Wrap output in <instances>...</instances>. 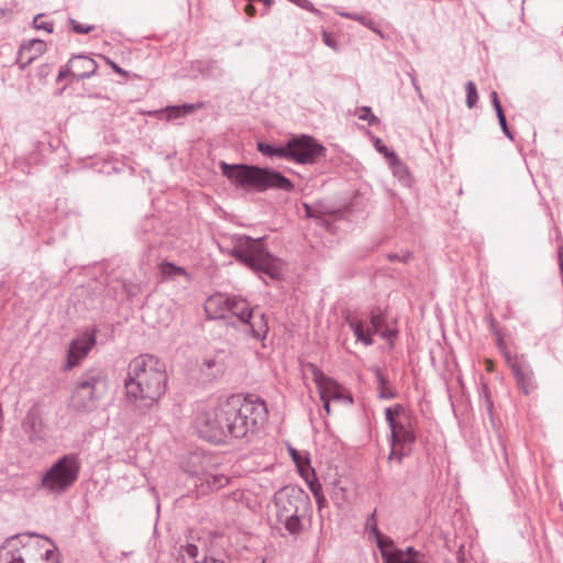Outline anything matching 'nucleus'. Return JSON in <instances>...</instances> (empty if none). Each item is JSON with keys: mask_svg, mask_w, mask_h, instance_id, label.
<instances>
[{"mask_svg": "<svg viewBox=\"0 0 563 563\" xmlns=\"http://www.w3.org/2000/svg\"><path fill=\"white\" fill-rule=\"evenodd\" d=\"M267 417V406L261 397L235 394L198 412L195 428L201 439L212 444H229L234 440H250Z\"/></svg>", "mask_w": 563, "mask_h": 563, "instance_id": "1", "label": "nucleus"}, {"mask_svg": "<svg viewBox=\"0 0 563 563\" xmlns=\"http://www.w3.org/2000/svg\"><path fill=\"white\" fill-rule=\"evenodd\" d=\"M166 366L157 356L140 354L130 361L124 379L125 396L141 413L153 408L167 390Z\"/></svg>", "mask_w": 563, "mask_h": 563, "instance_id": "2", "label": "nucleus"}, {"mask_svg": "<svg viewBox=\"0 0 563 563\" xmlns=\"http://www.w3.org/2000/svg\"><path fill=\"white\" fill-rule=\"evenodd\" d=\"M222 175L238 189L245 191L265 192L267 190H280L291 192L294 183L280 172L253 164L219 163Z\"/></svg>", "mask_w": 563, "mask_h": 563, "instance_id": "3", "label": "nucleus"}, {"mask_svg": "<svg viewBox=\"0 0 563 563\" xmlns=\"http://www.w3.org/2000/svg\"><path fill=\"white\" fill-rule=\"evenodd\" d=\"M229 255L254 273L266 275L274 280L283 278L284 261L269 252L265 238L254 239L246 234H234Z\"/></svg>", "mask_w": 563, "mask_h": 563, "instance_id": "4", "label": "nucleus"}, {"mask_svg": "<svg viewBox=\"0 0 563 563\" xmlns=\"http://www.w3.org/2000/svg\"><path fill=\"white\" fill-rule=\"evenodd\" d=\"M36 533H18L0 545V563H58L55 550L43 549L33 541Z\"/></svg>", "mask_w": 563, "mask_h": 563, "instance_id": "5", "label": "nucleus"}, {"mask_svg": "<svg viewBox=\"0 0 563 563\" xmlns=\"http://www.w3.org/2000/svg\"><path fill=\"white\" fill-rule=\"evenodd\" d=\"M80 470L81 463L78 454H64L42 474L36 490L55 497L64 495L78 481Z\"/></svg>", "mask_w": 563, "mask_h": 563, "instance_id": "6", "label": "nucleus"}, {"mask_svg": "<svg viewBox=\"0 0 563 563\" xmlns=\"http://www.w3.org/2000/svg\"><path fill=\"white\" fill-rule=\"evenodd\" d=\"M107 387L108 377L104 371L99 368L86 371L80 375L73 390L71 407L80 412L95 410L98 401L106 394Z\"/></svg>", "mask_w": 563, "mask_h": 563, "instance_id": "7", "label": "nucleus"}, {"mask_svg": "<svg viewBox=\"0 0 563 563\" xmlns=\"http://www.w3.org/2000/svg\"><path fill=\"white\" fill-rule=\"evenodd\" d=\"M276 518L291 514H308L311 509L309 495L300 487L287 485L279 488L273 497Z\"/></svg>", "mask_w": 563, "mask_h": 563, "instance_id": "8", "label": "nucleus"}, {"mask_svg": "<svg viewBox=\"0 0 563 563\" xmlns=\"http://www.w3.org/2000/svg\"><path fill=\"white\" fill-rule=\"evenodd\" d=\"M97 70L98 64L92 57L86 54L73 55L58 70L56 82L66 80V84L60 88L59 93L64 92L65 89L74 81L97 76Z\"/></svg>", "mask_w": 563, "mask_h": 563, "instance_id": "9", "label": "nucleus"}, {"mask_svg": "<svg viewBox=\"0 0 563 563\" xmlns=\"http://www.w3.org/2000/svg\"><path fill=\"white\" fill-rule=\"evenodd\" d=\"M369 327L365 325V321L353 316H347L345 321L353 331L357 341L365 346L374 344L373 334H377L387 324V311L379 306H375L368 313Z\"/></svg>", "mask_w": 563, "mask_h": 563, "instance_id": "10", "label": "nucleus"}, {"mask_svg": "<svg viewBox=\"0 0 563 563\" xmlns=\"http://www.w3.org/2000/svg\"><path fill=\"white\" fill-rule=\"evenodd\" d=\"M288 161L297 164H314L325 156V147L313 136L301 134L288 140Z\"/></svg>", "mask_w": 563, "mask_h": 563, "instance_id": "11", "label": "nucleus"}, {"mask_svg": "<svg viewBox=\"0 0 563 563\" xmlns=\"http://www.w3.org/2000/svg\"><path fill=\"white\" fill-rule=\"evenodd\" d=\"M219 302H223L227 313L230 312L238 317L242 324L245 320L252 317V312L254 311L245 299L238 297L211 296L205 305V311L208 319H223V311L213 310V305Z\"/></svg>", "mask_w": 563, "mask_h": 563, "instance_id": "12", "label": "nucleus"}, {"mask_svg": "<svg viewBox=\"0 0 563 563\" xmlns=\"http://www.w3.org/2000/svg\"><path fill=\"white\" fill-rule=\"evenodd\" d=\"M97 328L93 327L90 331L82 333V335L70 343L67 352V362L65 369H71L79 364V361L88 355L97 340Z\"/></svg>", "mask_w": 563, "mask_h": 563, "instance_id": "13", "label": "nucleus"}, {"mask_svg": "<svg viewBox=\"0 0 563 563\" xmlns=\"http://www.w3.org/2000/svg\"><path fill=\"white\" fill-rule=\"evenodd\" d=\"M22 431L27 435V440L32 444L44 441L45 431L44 422L40 406L34 404L26 412L21 423Z\"/></svg>", "mask_w": 563, "mask_h": 563, "instance_id": "14", "label": "nucleus"}, {"mask_svg": "<svg viewBox=\"0 0 563 563\" xmlns=\"http://www.w3.org/2000/svg\"><path fill=\"white\" fill-rule=\"evenodd\" d=\"M47 45L43 40L33 38L23 42L18 51L15 64L21 70L26 69L38 56L46 52Z\"/></svg>", "mask_w": 563, "mask_h": 563, "instance_id": "15", "label": "nucleus"}, {"mask_svg": "<svg viewBox=\"0 0 563 563\" xmlns=\"http://www.w3.org/2000/svg\"><path fill=\"white\" fill-rule=\"evenodd\" d=\"M512 375L517 383L518 388L525 394H532L537 387V380L534 376V372L528 360L525 362L515 361L512 364Z\"/></svg>", "mask_w": 563, "mask_h": 563, "instance_id": "16", "label": "nucleus"}, {"mask_svg": "<svg viewBox=\"0 0 563 563\" xmlns=\"http://www.w3.org/2000/svg\"><path fill=\"white\" fill-rule=\"evenodd\" d=\"M389 429L391 443L415 445L417 435L410 417L407 418V422H397L395 426H390Z\"/></svg>", "mask_w": 563, "mask_h": 563, "instance_id": "17", "label": "nucleus"}, {"mask_svg": "<svg viewBox=\"0 0 563 563\" xmlns=\"http://www.w3.org/2000/svg\"><path fill=\"white\" fill-rule=\"evenodd\" d=\"M307 367L312 374L313 382L319 389L320 398H329V400H331L333 394L339 388V384L333 378L327 376L316 364L308 363Z\"/></svg>", "mask_w": 563, "mask_h": 563, "instance_id": "18", "label": "nucleus"}, {"mask_svg": "<svg viewBox=\"0 0 563 563\" xmlns=\"http://www.w3.org/2000/svg\"><path fill=\"white\" fill-rule=\"evenodd\" d=\"M245 332H247L253 339L262 341L268 333V322L265 313L252 312V317L243 323Z\"/></svg>", "mask_w": 563, "mask_h": 563, "instance_id": "19", "label": "nucleus"}, {"mask_svg": "<svg viewBox=\"0 0 563 563\" xmlns=\"http://www.w3.org/2000/svg\"><path fill=\"white\" fill-rule=\"evenodd\" d=\"M257 151L269 158L278 157L288 161V141L286 143H267L264 141H260L256 144Z\"/></svg>", "mask_w": 563, "mask_h": 563, "instance_id": "20", "label": "nucleus"}, {"mask_svg": "<svg viewBox=\"0 0 563 563\" xmlns=\"http://www.w3.org/2000/svg\"><path fill=\"white\" fill-rule=\"evenodd\" d=\"M308 514H300V512H297V514H291V515H286V516H282V517H277V521L279 523H282L284 526V528L287 530V532L292 536V537H297L299 534H301V532L303 531V523H302V519L307 516Z\"/></svg>", "mask_w": 563, "mask_h": 563, "instance_id": "21", "label": "nucleus"}, {"mask_svg": "<svg viewBox=\"0 0 563 563\" xmlns=\"http://www.w3.org/2000/svg\"><path fill=\"white\" fill-rule=\"evenodd\" d=\"M159 273L162 275V280L175 279L178 276L184 277L187 282L191 280L190 273L183 266H178L172 262L163 261L158 265Z\"/></svg>", "mask_w": 563, "mask_h": 563, "instance_id": "22", "label": "nucleus"}, {"mask_svg": "<svg viewBox=\"0 0 563 563\" xmlns=\"http://www.w3.org/2000/svg\"><path fill=\"white\" fill-rule=\"evenodd\" d=\"M202 107L203 102L184 103L180 106H167L163 111L166 113V119L168 121H173L179 118H185Z\"/></svg>", "mask_w": 563, "mask_h": 563, "instance_id": "23", "label": "nucleus"}, {"mask_svg": "<svg viewBox=\"0 0 563 563\" xmlns=\"http://www.w3.org/2000/svg\"><path fill=\"white\" fill-rule=\"evenodd\" d=\"M200 372L208 380H212L224 372V364L216 357L206 358L200 365Z\"/></svg>", "mask_w": 563, "mask_h": 563, "instance_id": "24", "label": "nucleus"}, {"mask_svg": "<svg viewBox=\"0 0 563 563\" xmlns=\"http://www.w3.org/2000/svg\"><path fill=\"white\" fill-rule=\"evenodd\" d=\"M375 541L377 544V548L380 551V555L384 563H391L393 555H394V549H395V542L394 540L385 536L383 533H379V536H375Z\"/></svg>", "mask_w": 563, "mask_h": 563, "instance_id": "25", "label": "nucleus"}, {"mask_svg": "<svg viewBox=\"0 0 563 563\" xmlns=\"http://www.w3.org/2000/svg\"><path fill=\"white\" fill-rule=\"evenodd\" d=\"M371 371L374 373L377 382L378 397L382 399H394L397 393L387 387L389 380L384 375L383 371L377 366H374Z\"/></svg>", "mask_w": 563, "mask_h": 563, "instance_id": "26", "label": "nucleus"}, {"mask_svg": "<svg viewBox=\"0 0 563 563\" xmlns=\"http://www.w3.org/2000/svg\"><path fill=\"white\" fill-rule=\"evenodd\" d=\"M341 15L346 19L360 22L362 25L366 26L371 31L378 34L380 38H384V34L380 31V29L378 27V24L368 14H360L356 12H346V13H342Z\"/></svg>", "mask_w": 563, "mask_h": 563, "instance_id": "27", "label": "nucleus"}, {"mask_svg": "<svg viewBox=\"0 0 563 563\" xmlns=\"http://www.w3.org/2000/svg\"><path fill=\"white\" fill-rule=\"evenodd\" d=\"M48 139H49L48 135H44V140H41V141H37L36 143H34V151L30 155L31 162H33L35 164L43 163L44 153L53 152V146Z\"/></svg>", "mask_w": 563, "mask_h": 563, "instance_id": "28", "label": "nucleus"}, {"mask_svg": "<svg viewBox=\"0 0 563 563\" xmlns=\"http://www.w3.org/2000/svg\"><path fill=\"white\" fill-rule=\"evenodd\" d=\"M317 206L318 223L322 227H329L330 222L325 219V216H338L341 213L340 209L328 205L323 201L314 202Z\"/></svg>", "mask_w": 563, "mask_h": 563, "instance_id": "29", "label": "nucleus"}, {"mask_svg": "<svg viewBox=\"0 0 563 563\" xmlns=\"http://www.w3.org/2000/svg\"><path fill=\"white\" fill-rule=\"evenodd\" d=\"M398 552L401 553L402 560L407 562H423L424 559V555L413 547H407L406 549L395 548L393 562H398Z\"/></svg>", "mask_w": 563, "mask_h": 563, "instance_id": "30", "label": "nucleus"}, {"mask_svg": "<svg viewBox=\"0 0 563 563\" xmlns=\"http://www.w3.org/2000/svg\"><path fill=\"white\" fill-rule=\"evenodd\" d=\"M205 482L212 490H218L229 484V477L223 474H207Z\"/></svg>", "mask_w": 563, "mask_h": 563, "instance_id": "31", "label": "nucleus"}, {"mask_svg": "<svg viewBox=\"0 0 563 563\" xmlns=\"http://www.w3.org/2000/svg\"><path fill=\"white\" fill-rule=\"evenodd\" d=\"M122 291L125 295V298L129 301H132L142 292V287L140 284L133 282H123L122 283Z\"/></svg>", "mask_w": 563, "mask_h": 563, "instance_id": "32", "label": "nucleus"}, {"mask_svg": "<svg viewBox=\"0 0 563 563\" xmlns=\"http://www.w3.org/2000/svg\"><path fill=\"white\" fill-rule=\"evenodd\" d=\"M404 410H405V408L400 404H396L394 407L385 408V419H386L388 427L395 426V423L399 422L396 419V417L401 415L404 412Z\"/></svg>", "mask_w": 563, "mask_h": 563, "instance_id": "33", "label": "nucleus"}, {"mask_svg": "<svg viewBox=\"0 0 563 563\" xmlns=\"http://www.w3.org/2000/svg\"><path fill=\"white\" fill-rule=\"evenodd\" d=\"M466 90V106L472 109L476 106L478 101L477 88L474 81L470 80L465 85Z\"/></svg>", "mask_w": 563, "mask_h": 563, "instance_id": "34", "label": "nucleus"}, {"mask_svg": "<svg viewBox=\"0 0 563 563\" xmlns=\"http://www.w3.org/2000/svg\"><path fill=\"white\" fill-rule=\"evenodd\" d=\"M375 148L387 158L388 163H398L397 154L393 150H389L380 139H376Z\"/></svg>", "mask_w": 563, "mask_h": 563, "instance_id": "35", "label": "nucleus"}, {"mask_svg": "<svg viewBox=\"0 0 563 563\" xmlns=\"http://www.w3.org/2000/svg\"><path fill=\"white\" fill-rule=\"evenodd\" d=\"M356 113L360 120L367 121L369 125H376L379 123V119L372 112L371 107H361L357 109Z\"/></svg>", "mask_w": 563, "mask_h": 563, "instance_id": "36", "label": "nucleus"}, {"mask_svg": "<svg viewBox=\"0 0 563 563\" xmlns=\"http://www.w3.org/2000/svg\"><path fill=\"white\" fill-rule=\"evenodd\" d=\"M68 25L69 29L76 34H88L96 29V26L92 24H82L73 18L68 19Z\"/></svg>", "mask_w": 563, "mask_h": 563, "instance_id": "37", "label": "nucleus"}, {"mask_svg": "<svg viewBox=\"0 0 563 563\" xmlns=\"http://www.w3.org/2000/svg\"><path fill=\"white\" fill-rule=\"evenodd\" d=\"M486 320L488 321L490 332L497 339L498 346L505 347V341H504L503 334H501L500 330L498 329V325H497V322H496V320H495V318L493 316V312H488L487 313Z\"/></svg>", "mask_w": 563, "mask_h": 563, "instance_id": "38", "label": "nucleus"}, {"mask_svg": "<svg viewBox=\"0 0 563 563\" xmlns=\"http://www.w3.org/2000/svg\"><path fill=\"white\" fill-rule=\"evenodd\" d=\"M377 334L384 340L388 341L390 346H393L394 341L397 339L399 334V331L397 328L389 327L388 324H386Z\"/></svg>", "mask_w": 563, "mask_h": 563, "instance_id": "39", "label": "nucleus"}, {"mask_svg": "<svg viewBox=\"0 0 563 563\" xmlns=\"http://www.w3.org/2000/svg\"><path fill=\"white\" fill-rule=\"evenodd\" d=\"M496 115H497L500 129H501L503 133L505 134V136L507 139H509L510 141H514L515 136H514V133H512V131L510 130V128L508 125L505 111L504 110H499V112L496 113Z\"/></svg>", "mask_w": 563, "mask_h": 563, "instance_id": "40", "label": "nucleus"}, {"mask_svg": "<svg viewBox=\"0 0 563 563\" xmlns=\"http://www.w3.org/2000/svg\"><path fill=\"white\" fill-rule=\"evenodd\" d=\"M386 257L389 262H400L407 264L412 258V253L410 251H402L400 253L391 252L388 253Z\"/></svg>", "mask_w": 563, "mask_h": 563, "instance_id": "41", "label": "nucleus"}, {"mask_svg": "<svg viewBox=\"0 0 563 563\" xmlns=\"http://www.w3.org/2000/svg\"><path fill=\"white\" fill-rule=\"evenodd\" d=\"M303 464H301L298 468L300 476L306 481V483L316 476L313 468L310 466V460L303 459Z\"/></svg>", "mask_w": 563, "mask_h": 563, "instance_id": "42", "label": "nucleus"}, {"mask_svg": "<svg viewBox=\"0 0 563 563\" xmlns=\"http://www.w3.org/2000/svg\"><path fill=\"white\" fill-rule=\"evenodd\" d=\"M499 349L503 351V355L505 357V361H506V364L508 365V367L512 371V364L515 361H518V362H525L527 360V357L523 355V354H516V355H511L510 352L507 350V347H503V346H499Z\"/></svg>", "mask_w": 563, "mask_h": 563, "instance_id": "43", "label": "nucleus"}, {"mask_svg": "<svg viewBox=\"0 0 563 563\" xmlns=\"http://www.w3.org/2000/svg\"><path fill=\"white\" fill-rule=\"evenodd\" d=\"M42 16H43L42 14H37V15L34 16V19H33V27L36 29V30H44L47 33H53V31H54V23L53 22L40 21V19Z\"/></svg>", "mask_w": 563, "mask_h": 563, "instance_id": "44", "label": "nucleus"}, {"mask_svg": "<svg viewBox=\"0 0 563 563\" xmlns=\"http://www.w3.org/2000/svg\"><path fill=\"white\" fill-rule=\"evenodd\" d=\"M395 450H396V460L398 461V463H401L404 457L405 456H409L412 451H413V445H408V444H397V446H395Z\"/></svg>", "mask_w": 563, "mask_h": 563, "instance_id": "45", "label": "nucleus"}, {"mask_svg": "<svg viewBox=\"0 0 563 563\" xmlns=\"http://www.w3.org/2000/svg\"><path fill=\"white\" fill-rule=\"evenodd\" d=\"M84 96L92 99H109L106 96V89L103 87H100L99 89H89L84 87Z\"/></svg>", "mask_w": 563, "mask_h": 563, "instance_id": "46", "label": "nucleus"}, {"mask_svg": "<svg viewBox=\"0 0 563 563\" xmlns=\"http://www.w3.org/2000/svg\"><path fill=\"white\" fill-rule=\"evenodd\" d=\"M394 168V174L402 179L405 176L409 175L407 166L398 158V163H389Z\"/></svg>", "mask_w": 563, "mask_h": 563, "instance_id": "47", "label": "nucleus"}, {"mask_svg": "<svg viewBox=\"0 0 563 563\" xmlns=\"http://www.w3.org/2000/svg\"><path fill=\"white\" fill-rule=\"evenodd\" d=\"M366 528L369 530V533L373 534L374 537L375 536H379V533H382L380 530L377 527L376 511L371 514V516L367 518V520H366Z\"/></svg>", "mask_w": 563, "mask_h": 563, "instance_id": "48", "label": "nucleus"}, {"mask_svg": "<svg viewBox=\"0 0 563 563\" xmlns=\"http://www.w3.org/2000/svg\"><path fill=\"white\" fill-rule=\"evenodd\" d=\"M53 71V64H42L37 67L36 77L42 81L45 80Z\"/></svg>", "mask_w": 563, "mask_h": 563, "instance_id": "49", "label": "nucleus"}, {"mask_svg": "<svg viewBox=\"0 0 563 563\" xmlns=\"http://www.w3.org/2000/svg\"><path fill=\"white\" fill-rule=\"evenodd\" d=\"M180 553L186 554L187 556H189L191 559H196L198 556L199 549L194 543H187L186 545L180 547Z\"/></svg>", "mask_w": 563, "mask_h": 563, "instance_id": "50", "label": "nucleus"}, {"mask_svg": "<svg viewBox=\"0 0 563 563\" xmlns=\"http://www.w3.org/2000/svg\"><path fill=\"white\" fill-rule=\"evenodd\" d=\"M322 41H323V43H324L328 47H330V48H332V49H334V51H338V48H339V46H338V42H336L335 37L333 36V34H331V33H329V32L323 31V32H322Z\"/></svg>", "mask_w": 563, "mask_h": 563, "instance_id": "51", "label": "nucleus"}, {"mask_svg": "<svg viewBox=\"0 0 563 563\" xmlns=\"http://www.w3.org/2000/svg\"><path fill=\"white\" fill-rule=\"evenodd\" d=\"M292 3L299 8L310 11L317 15H319L321 13L320 10L316 9L309 0H296Z\"/></svg>", "mask_w": 563, "mask_h": 563, "instance_id": "52", "label": "nucleus"}, {"mask_svg": "<svg viewBox=\"0 0 563 563\" xmlns=\"http://www.w3.org/2000/svg\"><path fill=\"white\" fill-rule=\"evenodd\" d=\"M309 489L311 490L313 497L322 493V486L318 481L317 476H313L312 479L307 482Z\"/></svg>", "mask_w": 563, "mask_h": 563, "instance_id": "53", "label": "nucleus"}, {"mask_svg": "<svg viewBox=\"0 0 563 563\" xmlns=\"http://www.w3.org/2000/svg\"><path fill=\"white\" fill-rule=\"evenodd\" d=\"M302 207L305 209V212H306V217L308 219H314L317 222H318V213H317V206L316 203H302Z\"/></svg>", "mask_w": 563, "mask_h": 563, "instance_id": "54", "label": "nucleus"}, {"mask_svg": "<svg viewBox=\"0 0 563 563\" xmlns=\"http://www.w3.org/2000/svg\"><path fill=\"white\" fill-rule=\"evenodd\" d=\"M289 452L297 467L305 463L303 459H309L307 455L302 454L294 448H290Z\"/></svg>", "mask_w": 563, "mask_h": 563, "instance_id": "55", "label": "nucleus"}, {"mask_svg": "<svg viewBox=\"0 0 563 563\" xmlns=\"http://www.w3.org/2000/svg\"><path fill=\"white\" fill-rule=\"evenodd\" d=\"M331 400H346L349 404L353 402L351 395L345 396L342 386L339 384L338 390L333 394Z\"/></svg>", "mask_w": 563, "mask_h": 563, "instance_id": "56", "label": "nucleus"}, {"mask_svg": "<svg viewBox=\"0 0 563 563\" xmlns=\"http://www.w3.org/2000/svg\"><path fill=\"white\" fill-rule=\"evenodd\" d=\"M490 102H492V106L495 109L496 113H498L499 110H504V108L500 103L498 93L496 91L490 92Z\"/></svg>", "mask_w": 563, "mask_h": 563, "instance_id": "57", "label": "nucleus"}, {"mask_svg": "<svg viewBox=\"0 0 563 563\" xmlns=\"http://www.w3.org/2000/svg\"><path fill=\"white\" fill-rule=\"evenodd\" d=\"M483 402V407L485 408V410L487 411L490 420L494 422V402H493V399H486V401H482Z\"/></svg>", "mask_w": 563, "mask_h": 563, "instance_id": "58", "label": "nucleus"}, {"mask_svg": "<svg viewBox=\"0 0 563 563\" xmlns=\"http://www.w3.org/2000/svg\"><path fill=\"white\" fill-rule=\"evenodd\" d=\"M479 398L482 401H486V399H492L490 390L487 384H482L481 391H479Z\"/></svg>", "mask_w": 563, "mask_h": 563, "instance_id": "59", "label": "nucleus"}, {"mask_svg": "<svg viewBox=\"0 0 563 563\" xmlns=\"http://www.w3.org/2000/svg\"><path fill=\"white\" fill-rule=\"evenodd\" d=\"M106 59H107V62L109 63V65L112 67V69H113L117 74H119V75H121V76H123V77H128V76H129L128 71H126V70H124L122 67H120L117 63H114V62L110 60L109 58H106Z\"/></svg>", "mask_w": 563, "mask_h": 563, "instance_id": "60", "label": "nucleus"}, {"mask_svg": "<svg viewBox=\"0 0 563 563\" xmlns=\"http://www.w3.org/2000/svg\"><path fill=\"white\" fill-rule=\"evenodd\" d=\"M318 509L321 510L327 505V498L324 497L323 493L317 495L314 497Z\"/></svg>", "mask_w": 563, "mask_h": 563, "instance_id": "61", "label": "nucleus"}, {"mask_svg": "<svg viewBox=\"0 0 563 563\" xmlns=\"http://www.w3.org/2000/svg\"><path fill=\"white\" fill-rule=\"evenodd\" d=\"M244 12L249 16H254L256 14V8L253 3L247 2L244 7Z\"/></svg>", "mask_w": 563, "mask_h": 563, "instance_id": "62", "label": "nucleus"}, {"mask_svg": "<svg viewBox=\"0 0 563 563\" xmlns=\"http://www.w3.org/2000/svg\"><path fill=\"white\" fill-rule=\"evenodd\" d=\"M195 563H227L224 560L216 559L212 556H205L201 561H195Z\"/></svg>", "mask_w": 563, "mask_h": 563, "instance_id": "63", "label": "nucleus"}, {"mask_svg": "<svg viewBox=\"0 0 563 563\" xmlns=\"http://www.w3.org/2000/svg\"><path fill=\"white\" fill-rule=\"evenodd\" d=\"M559 269L560 274H563V244L558 250Z\"/></svg>", "mask_w": 563, "mask_h": 563, "instance_id": "64", "label": "nucleus"}]
</instances>
